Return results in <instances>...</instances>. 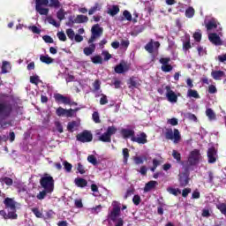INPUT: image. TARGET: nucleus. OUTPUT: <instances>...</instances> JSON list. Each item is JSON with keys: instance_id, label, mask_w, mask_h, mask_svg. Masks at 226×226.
<instances>
[{"instance_id": "b1692460", "label": "nucleus", "mask_w": 226, "mask_h": 226, "mask_svg": "<svg viewBox=\"0 0 226 226\" xmlns=\"http://www.w3.org/2000/svg\"><path fill=\"white\" fill-rule=\"evenodd\" d=\"M40 61L45 64H52L54 63V59L49 56V55H41Z\"/></svg>"}, {"instance_id": "603ef678", "label": "nucleus", "mask_w": 226, "mask_h": 226, "mask_svg": "<svg viewBox=\"0 0 226 226\" xmlns=\"http://www.w3.org/2000/svg\"><path fill=\"white\" fill-rule=\"evenodd\" d=\"M132 202H133L134 206H139L140 204V202H142V200L140 199L139 194H136L132 198Z\"/></svg>"}, {"instance_id": "2f4dec72", "label": "nucleus", "mask_w": 226, "mask_h": 226, "mask_svg": "<svg viewBox=\"0 0 226 226\" xmlns=\"http://www.w3.org/2000/svg\"><path fill=\"white\" fill-rule=\"evenodd\" d=\"M122 154L124 156V165L128 164V158H130V150L128 148H123Z\"/></svg>"}, {"instance_id": "aec40b11", "label": "nucleus", "mask_w": 226, "mask_h": 226, "mask_svg": "<svg viewBox=\"0 0 226 226\" xmlns=\"http://www.w3.org/2000/svg\"><path fill=\"white\" fill-rule=\"evenodd\" d=\"M211 77L214 80H222L225 77V72L223 71H212Z\"/></svg>"}, {"instance_id": "72a5a7b5", "label": "nucleus", "mask_w": 226, "mask_h": 226, "mask_svg": "<svg viewBox=\"0 0 226 226\" xmlns=\"http://www.w3.org/2000/svg\"><path fill=\"white\" fill-rule=\"evenodd\" d=\"M92 63L94 64H103V58H102V56L96 55L91 58Z\"/></svg>"}, {"instance_id": "6ab92c4d", "label": "nucleus", "mask_w": 226, "mask_h": 226, "mask_svg": "<svg viewBox=\"0 0 226 226\" xmlns=\"http://www.w3.org/2000/svg\"><path fill=\"white\" fill-rule=\"evenodd\" d=\"M120 133L123 137V139H133L135 137V131L130 130V129H122L120 131Z\"/></svg>"}, {"instance_id": "423d86ee", "label": "nucleus", "mask_w": 226, "mask_h": 226, "mask_svg": "<svg viewBox=\"0 0 226 226\" xmlns=\"http://www.w3.org/2000/svg\"><path fill=\"white\" fill-rule=\"evenodd\" d=\"M91 33L92 34L88 40V43H93L96 38H100V36L103 34V28L101 27L100 25L95 24L92 26Z\"/></svg>"}, {"instance_id": "39448f33", "label": "nucleus", "mask_w": 226, "mask_h": 226, "mask_svg": "<svg viewBox=\"0 0 226 226\" xmlns=\"http://www.w3.org/2000/svg\"><path fill=\"white\" fill-rule=\"evenodd\" d=\"M165 139L167 140H172L175 144L181 142V132L178 129H167L165 132Z\"/></svg>"}, {"instance_id": "13d9d810", "label": "nucleus", "mask_w": 226, "mask_h": 226, "mask_svg": "<svg viewBox=\"0 0 226 226\" xmlns=\"http://www.w3.org/2000/svg\"><path fill=\"white\" fill-rule=\"evenodd\" d=\"M56 35L60 41H66V34L64 32H58Z\"/></svg>"}, {"instance_id": "20e7f679", "label": "nucleus", "mask_w": 226, "mask_h": 226, "mask_svg": "<svg viewBox=\"0 0 226 226\" xmlns=\"http://www.w3.org/2000/svg\"><path fill=\"white\" fill-rule=\"evenodd\" d=\"M40 185L43 190H48L49 192H54V177L49 174H45L40 179Z\"/></svg>"}, {"instance_id": "a19ab883", "label": "nucleus", "mask_w": 226, "mask_h": 226, "mask_svg": "<svg viewBox=\"0 0 226 226\" xmlns=\"http://www.w3.org/2000/svg\"><path fill=\"white\" fill-rule=\"evenodd\" d=\"M36 11L40 15H49V9L48 8H43V7H35Z\"/></svg>"}, {"instance_id": "5701e85b", "label": "nucleus", "mask_w": 226, "mask_h": 226, "mask_svg": "<svg viewBox=\"0 0 226 226\" xmlns=\"http://www.w3.org/2000/svg\"><path fill=\"white\" fill-rule=\"evenodd\" d=\"M74 183L78 188H86L87 186V180L84 178H76Z\"/></svg>"}, {"instance_id": "cd10ccee", "label": "nucleus", "mask_w": 226, "mask_h": 226, "mask_svg": "<svg viewBox=\"0 0 226 226\" xmlns=\"http://www.w3.org/2000/svg\"><path fill=\"white\" fill-rule=\"evenodd\" d=\"M206 116L208 117L209 121L216 120V114H215V111L210 108L207 109Z\"/></svg>"}, {"instance_id": "58836bf2", "label": "nucleus", "mask_w": 226, "mask_h": 226, "mask_svg": "<svg viewBox=\"0 0 226 226\" xmlns=\"http://www.w3.org/2000/svg\"><path fill=\"white\" fill-rule=\"evenodd\" d=\"M193 15H195V9H193V7H189L185 10V17H187V19L193 18Z\"/></svg>"}, {"instance_id": "f8f14e48", "label": "nucleus", "mask_w": 226, "mask_h": 226, "mask_svg": "<svg viewBox=\"0 0 226 226\" xmlns=\"http://www.w3.org/2000/svg\"><path fill=\"white\" fill-rule=\"evenodd\" d=\"M56 116H58V117H73V109H65L63 107H59L56 109Z\"/></svg>"}, {"instance_id": "4be33fe9", "label": "nucleus", "mask_w": 226, "mask_h": 226, "mask_svg": "<svg viewBox=\"0 0 226 226\" xmlns=\"http://www.w3.org/2000/svg\"><path fill=\"white\" fill-rule=\"evenodd\" d=\"M94 50H96V45L94 43H92L89 45V47H86L83 49V52L85 56H91Z\"/></svg>"}, {"instance_id": "4c0bfd02", "label": "nucleus", "mask_w": 226, "mask_h": 226, "mask_svg": "<svg viewBox=\"0 0 226 226\" xmlns=\"http://www.w3.org/2000/svg\"><path fill=\"white\" fill-rule=\"evenodd\" d=\"M49 6V0H35V8Z\"/></svg>"}, {"instance_id": "f03ea898", "label": "nucleus", "mask_w": 226, "mask_h": 226, "mask_svg": "<svg viewBox=\"0 0 226 226\" xmlns=\"http://www.w3.org/2000/svg\"><path fill=\"white\" fill-rule=\"evenodd\" d=\"M12 112L13 106H11V104L0 102V125L2 128L8 126V124H11V122H4V119H8Z\"/></svg>"}, {"instance_id": "473e14b6", "label": "nucleus", "mask_w": 226, "mask_h": 226, "mask_svg": "<svg viewBox=\"0 0 226 226\" xmlns=\"http://www.w3.org/2000/svg\"><path fill=\"white\" fill-rule=\"evenodd\" d=\"M99 140L101 142H112V138L107 132H104L99 137Z\"/></svg>"}, {"instance_id": "412c9836", "label": "nucleus", "mask_w": 226, "mask_h": 226, "mask_svg": "<svg viewBox=\"0 0 226 226\" xmlns=\"http://www.w3.org/2000/svg\"><path fill=\"white\" fill-rule=\"evenodd\" d=\"M158 182L151 180L145 185L144 192H151V190L156 188Z\"/></svg>"}, {"instance_id": "bb28decb", "label": "nucleus", "mask_w": 226, "mask_h": 226, "mask_svg": "<svg viewBox=\"0 0 226 226\" xmlns=\"http://www.w3.org/2000/svg\"><path fill=\"white\" fill-rule=\"evenodd\" d=\"M2 73H8L9 70H11V64L8 61H4L2 63Z\"/></svg>"}, {"instance_id": "c756f323", "label": "nucleus", "mask_w": 226, "mask_h": 226, "mask_svg": "<svg viewBox=\"0 0 226 226\" xmlns=\"http://www.w3.org/2000/svg\"><path fill=\"white\" fill-rule=\"evenodd\" d=\"M49 8H55L56 10L61 8V2L59 0H49V4H48Z\"/></svg>"}, {"instance_id": "4468645a", "label": "nucleus", "mask_w": 226, "mask_h": 226, "mask_svg": "<svg viewBox=\"0 0 226 226\" xmlns=\"http://www.w3.org/2000/svg\"><path fill=\"white\" fill-rule=\"evenodd\" d=\"M208 40L213 43L214 45L216 46H221L223 45V41L220 38V35L216 33H212L208 35Z\"/></svg>"}, {"instance_id": "49530a36", "label": "nucleus", "mask_w": 226, "mask_h": 226, "mask_svg": "<svg viewBox=\"0 0 226 226\" xmlns=\"http://www.w3.org/2000/svg\"><path fill=\"white\" fill-rule=\"evenodd\" d=\"M87 162H89V163H92V165H98V160L94 154L87 156Z\"/></svg>"}, {"instance_id": "6e6552de", "label": "nucleus", "mask_w": 226, "mask_h": 226, "mask_svg": "<svg viewBox=\"0 0 226 226\" xmlns=\"http://www.w3.org/2000/svg\"><path fill=\"white\" fill-rule=\"evenodd\" d=\"M160 45V41H154L153 39H151L150 41L145 45V50H147L148 54H154V52L158 54Z\"/></svg>"}, {"instance_id": "4d7b16f0", "label": "nucleus", "mask_w": 226, "mask_h": 226, "mask_svg": "<svg viewBox=\"0 0 226 226\" xmlns=\"http://www.w3.org/2000/svg\"><path fill=\"white\" fill-rule=\"evenodd\" d=\"M159 63L162 64V66H165L170 63V57H162L160 58Z\"/></svg>"}, {"instance_id": "7c9ffc66", "label": "nucleus", "mask_w": 226, "mask_h": 226, "mask_svg": "<svg viewBox=\"0 0 226 226\" xmlns=\"http://www.w3.org/2000/svg\"><path fill=\"white\" fill-rule=\"evenodd\" d=\"M102 10V5L96 3L92 8L88 11V15H94L96 11H100Z\"/></svg>"}, {"instance_id": "864d4df0", "label": "nucleus", "mask_w": 226, "mask_h": 226, "mask_svg": "<svg viewBox=\"0 0 226 226\" xmlns=\"http://www.w3.org/2000/svg\"><path fill=\"white\" fill-rule=\"evenodd\" d=\"M1 180L3 181V183L7 185V186H11V185H13V179H11V178H10L8 177L1 178Z\"/></svg>"}, {"instance_id": "f704fd0d", "label": "nucleus", "mask_w": 226, "mask_h": 226, "mask_svg": "<svg viewBox=\"0 0 226 226\" xmlns=\"http://www.w3.org/2000/svg\"><path fill=\"white\" fill-rule=\"evenodd\" d=\"M47 193H52L51 191H48L47 189L42 190L37 194L38 200H43L45 197H47Z\"/></svg>"}, {"instance_id": "393cba45", "label": "nucleus", "mask_w": 226, "mask_h": 226, "mask_svg": "<svg viewBox=\"0 0 226 226\" xmlns=\"http://www.w3.org/2000/svg\"><path fill=\"white\" fill-rule=\"evenodd\" d=\"M119 11H120L119 5H112V7L108 10V13L111 17H116V15H117Z\"/></svg>"}, {"instance_id": "0e129e2a", "label": "nucleus", "mask_w": 226, "mask_h": 226, "mask_svg": "<svg viewBox=\"0 0 226 226\" xmlns=\"http://www.w3.org/2000/svg\"><path fill=\"white\" fill-rule=\"evenodd\" d=\"M109 103V99H107V95L102 94L100 99V105H107Z\"/></svg>"}, {"instance_id": "ea45409f", "label": "nucleus", "mask_w": 226, "mask_h": 226, "mask_svg": "<svg viewBox=\"0 0 226 226\" xmlns=\"http://www.w3.org/2000/svg\"><path fill=\"white\" fill-rule=\"evenodd\" d=\"M167 192H169L171 195H174L175 197H177V194L181 193V190L176 189L174 187H168Z\"/></svg>"}, {"instance_id": "a211bd4d", "label": "nucleus", "mask_w": 226, "mask_h": 226, "mask_svg": "<svg viewBox=\"0 0 226 226\" xmlns=\"http://www.w3.org/2000/svg\"><path fill=\"white\" fill-rule=\"evenodd\" d=\"M128 70H130V68L124 62H121L115 67V72L118 74L126 73V72H128Z\"/></svg>"}, {"instance_id": "a18cd8bd", "label": "nucleus", "mask_w": 226, "mask_h": 226, "mask_svg": "<svg viewBox=\"0 0 226 226\" xmlns=\"http://www.w3.org/2000/svg\"><path fill=\"white\" fill-rule=\"evenodd\" d=\"M30 82L31 84H34L35 86H38L40 84V76L34 75L30 77Z\"/></svg>"}, {"instance_id": "9b49d317", "label": "nucleus", "mask_w": 226, "mask_h": 226, "mask_svg": "<svg viewBox=\"0 0 226 226\" xmlns=\"http://www.w3.org/2000/svg\"><path fill=\"white\" fill-rule=\"evenodd\" d=\"M165 89L167 91L166 93V98L168 102L170 103H177V94L172 89L170 88V86H166Z\"/></svg>"}, {"instance_id": "79ce46f5", "label": "nucleus", "mask_w": 226, "mask_h": 226, "mask_svg": "<svg viewBox=\"0 0 226 226\" xmlns=\"http://www.w3.org/2000/svg\"><path fill=\"white\" fill-rule=\"evenodd\" d=\"M216 207L219 209L222 215H224V216H226V203L217 204Z\"/></svg>"}, {"instance_id": "5fc2aeb1", "label": "nucleus", "mask_w": 226, "mask_h": 226, "mask_svg": "<svg viewBox=\"0 0 226 226\" xmlns=\"http://www.w3.org/2000/svg\"><path fill=\"white\" fill-rule=\"evenodd\" d=\"M66 34L70 40H73L75 38V32L72 28L66 30Z\"/></svg>"}, {"instance_id": "680f3d73", "label": "nucleus", "mask_w": 226, "mask_h": 226, "mask_svg": "<svg viewBox=\"0 0 226 226\" xmlns=\"http://www.w3.org/2000/svg\"><path fill=\"white\" fill-rule=\"evenodd\" d=\"M167 123L168 124H171V126H177L179 124L177 118H170Z\"/></svg>"}, {"instance_id": "a878e982", "label": "nucleus", "mask_w": 226, "mask_h": 226, "mask_svg": "<svg viewBox=\"0 0 226 226\" xmlns=\"http://www.w3.org/2000/svg\"><path fill=\"white\" fill-rule=\"evenodd\" d=\"M78 127L79 124L77 123V121L69 122L67 124V130L68 132H70V133H73V132H75V129Z\"/></svg>"}, {"instance_id": "c9c22d12", "label": "nucleus", "mask_w": 226, "mask_h": 226, "mask_svg": "<svg viewBox=\"0 0 226 226\" xmlns=\"http://www.w3.org/2000/svg\"><path fill=\"white\" fill-rule=\"evenodd\" d=\"M106 132L112 139V135H116V133L117 132V127L114 125L109 126Z\"/></svg>"}, {"instance_id": "bf43d9fd", "label": "nucleus", "mask_w": 226, "mask_h": 226, "mask_svg": "<svg viewBox=\"0 0 226 226\" xmlns=\"http://www.w3.org/2000/svg\"><path fill=\"white\" fill-rule=\"evenodd\" d=\"M208 93L209 94H215L218 93V89H216V87L215 85H209L208 86Z\"/></svg>"}, {"instance_id": "e433bc0d", "label": "nucleus", "mask_w": 226, "mask_h": 226, "mask_svg": "<svg viewBox=\"0 0 226 226\" xmlns=\"http://www.w3.org/2000/svg\"><path fill=\"white\" fill-rule=\"evenodd\" d=\"M206 27L207 31H211L212 29H216V27H218V25L216 24V21L209 20L206 25Z\"/></svg>"}, {"instance_id": "8fccbe9b", "label": "nucleus", "mask_w": 226, "mask_h": 226, "mask_svg": "<svg viewBox=\"0 0 226 226\" xmlns=\"http://www.w3.org/2000/svg\"><path fill=\"white\" fill-rule=\"evenodd\" d=\"M32 213H34L36 218H43V214L40 212V208L38 207L32 208Z\"/></svg>"}, {"instance_id": "69168bd1", "label": "nucleus", "mask_w": 226, "mask_h": 226, "mask_svg": "<svg viewBox=\"0 0 226 226\" xmlns=\"http://www.w3.org/2000/svg\"><path fill=\"white\" fill-rule=\"evenodd\" d=\"M133 87H137V81L133 78H130V79H129V88L132 89Z\"/></svg>"}, {"instance_id": "c85d7f7f", "label": "nucleus", "mask_w": 226, "mask_h": 226, "mask_svg": "<svg viewBox=\"0 0 226 226\" xmlns=\"http://www.w3.org/2000/svg\"><path fill=\"white\" fill-rule=\"evenodd\" d=\"M187 96H188V98H196V99L200 98V95L199 94V92H197V90H193L192 88H190L187 91Z\"/></svg>"}, {"instance_id": "338daca9", "label": "nucleus", "mask_w": 226, "mask_h": 226, "mask_svg": "<svg viewBox=\"0 0 226 226\" xmlns=\"http://www.w3.org/2000/svg\"><path fill=\"white\" fill-rule=\"evenodd\" d=\"M56 129L58 131V133H63L64 129H63V124L61 122H56L55 123Z\"/></svg>"}, {"instance_id": "774afa93", "label": "nucleus", "mask_w": 226, "mask_h": 226, "mask_svg": "<svg viewBox=\"0 0 226 226\" xmlns=\"http://www.w3.org/2000/svg\"><path fill=\"white\" fill-rule=\"evenodd\" d=\"M123 15L124 19H126L129 22H132V13L125 10L124 11Z\"/></svg>"}, {"instance_id": "ddd939ff", "label": "nucleus", "mask_w": 226, "mask_h": 226, "mask_svg": "<svg viewBox=\"0 0 226 226\" xmlns=\"http://www.w3.org/2000/svg\"><path fill=\"white\" fill-rule=\"evenodd\" d=\"M119 215H121V207H119V205H115L111 212L108 215V218H109L111 222H117Z\"/></svg>"}, {"instance_id": "3c124183", "label": "nucleus", "mask_w": 226, "mask_h": 226, "mask_svg": "<svg viewBox=\"0 0 226 226\" xmlns=\"http://www.w3.org/2000/svg\"><path fill=\"white\" fill-rule=\"evenodd\" d=\"M64 9H60L57 12H56V17L58 19V20H64Z\"/></svg>"}, {"instance_id": "9d476101", "label": "nucleus", "mask_w": 226, "mask_h": 226, "mask_svg": "<svg viewBox=\"0 0 226 226\" xmlns=\"http://www.w3.org/2000/svg\"><path fill=\"white\" fill-rule=\"evenodd\" d=\"M86 22H89V18L82 14L77 15L74 19L72 16L69 18V26L70 24L73 26V24H85Z\"/></svg>"}, {"instance_id": "7ed1b4c3", "label": "nucleus", "mask_w": 226, "mask_h": 226, "mask_svg": "<svg viewBox=\"0 0 226 226\" xmlns=\"http://www.w3.org/2000/svg\"><path fill=\"white\" fill-rule=\"evenodd\" d=\"M202 160V155L200 154V150L194 149L190 152L189 157L187 159L186 170H189L191 167H195V165H199Z\"/></svg>"}, {"instance_id": "1a4fd4ad", "label": "nucleus", "mask_w": 226, "mask_h": 226, "mask_svg": "<svg viewBox=\"0 0 226 226\" xmlns=\"http://www.w3.org/2000/svg\"><path fill=\"white\" fill-rule=\"evenodd\" d=\"M178 182L181 188L188 186V184L190 183V173L186 168L185 172H182L178 175Z\"/></svg>"}, {"instance_id": "c03bdc74", "label": "nucleus", "mask_w": 226, "mask_h": 226, "mask_svg": "<svg viewBox=\"0 0 226 226\" xmlns=\"http://www.w3.org/2000/svg\"><path fill=\"white\" fill-rule=\"evenodd\" d=\"M172 156L174 160H177V163H181V154L177 150L172 151Z\"/></svg>"}, {"instance_id": "f3484780", "label": "nucleus", "mask_w": 226, "mask_h": 226, "mask_svg": "<svg viewBox=\"0 0 226 226\" xmlns=\"http://www.w3.org/2000/svg\"><path fill=\"white\" fill-rule=\"evenodd\" d=\"M207 158H208V163H215L217 155H216V149L215 147L208 148Z\"/></svg>"}, {"instance_id": "09e8293b", "label": "nucleus", "mask_w": 226, "mask_h": 226, "mask_svg": "<svg viewBox=\"0 0 226 226\" xmlns=\"http://www.w3.org/2000/svg\"><path fill=\"white\" fill-rule=\"evenodd\" d=\"M162 72H165V73H169V72H172L173 67L171 64H166V65H162L161 66Z\"/></svg>"}, {"instance_id": "37998d69", "label": "nucleus", "mask_w": 226, "mask_h": 226, "mask_svg": "<svg viewBox=\"0 0 226 226\" xmlns=\"http://www.w3.org/2000/svg\"><path fill=\"white\" fill-rule=\"evenodd\" d=\"M63 165L65 171L69 173L72 172V169H73V165H72V163L68 162V161H64Z\"/></svg>"}, {"instance_id": "052dcab7", "label": "nucleus", "mask_w": 226, "mask_h": 226, "mask_svg": "<svg viewBox=\"0 0 226 226\" xmlns=\"http://www.w3.org/2000/svg\"><path fill=\"white\" fill-rule=\"evenodd\" d=\"M133 160L136 165H142L144 163V159L140 156H135Z\"/></svg>"}, {"instance_id": "dca6fc26", "label": "nucleus", "mask_w": 226, "mask_h": 226, "mask_svg": "<svg viewBox=\"0 0 226 226\" xmlns=\"http://www.w3.org/2000/svg\"><path fill=\"white\" fill-rule=\"evenodd\" d=\"M132 142H137V144H147V134L146 132H139L138 137H132Z\"/></svg>"}, {"instance_id": "f257e3e1", "label": "nucleus", "mask_w": 226, "mask_h": 226, "mask_svg": "<svg viewBox=\"0 0 226 226\" xmlns=\"http://www.w3.org/2000/svg\"><path fill=\"white\" fill-rule=\"evenodd\" d=\"M5 209H10L8 214L5 210H0V216H3L4 220H17L19 215H17V201L13 200V198H5L4 200Z\"/></svg>"}, {"instance_id": "de8ad7c7", "label": "nucleus", "mask_w": 226, "mask_h": 226, "mask_svg": "<svg viewBox=\"0 0 226 226\" xmlns=\"http://www.w3.org/2000/svg\"><path fill=\"white\" fill-rule=\"evenodd\" d=\"M93 87H94V91H100L101 87H102V83L100 82L99 79H95L94 82L93 83Z\"/></svg>"}, {"instance_id": "e2e57ef3", "label": "nucleus", "mask_w": 226, "mask_h": 226, "mask_svg": "<svg viewBox=\"0 0 226 226\" xmlns=\"http://www.w3.org/2000/svg\"><path fill=\"white\" fill-rule=\"evenodd\" d=\"M92 117L94 123H101L100 114L98 113V111L94 112Z\"/></svg>"}, {"instance_id": "6e6d98bb", "label": "nucleus", "mask_w": 226, "mask_h": 226, "mask_svg": "<svg viewBox=\"0 0 226 226\" xmlns=\"http://www.w3.org/2000/svg\"><path fill=\"white\" fill-rule=\"evenodd\" d=\"M77 170L79 174H86V168L82 165L81 162H79L77 165Z\"/></svg>"}, {"instance_id": "0eeeda50", "label": "nucleus", "mask_w": 226, "mask_h": 226, "mask_svg": "<svg viewBox=\"0 0 226 226\" xmlns=\"http://www.w3.org/2000/svg\"><path fill=\"white\" fill-rule=\"evenodd\" d=\"M76 139L78 142H82L83 144H86V142H92L93 133H91V131L85 130L76 135Z\"/></svg>"}, {"instance_id": "2eb2a0df", "label": "nucleus", "mask_w": 226, "mask_h": 226, "mask_svg": "<svg viewBox=\"0 0 226 226\" xmlns=\"http://www.w3.org/2000/svg\"><path fill=\"white\" fill-rule=\"evenodd\" d=\"M54 99L56 103H63L64 105H68V103H70V97L61 94H55Z\"/></svg>"}]
</instances>
